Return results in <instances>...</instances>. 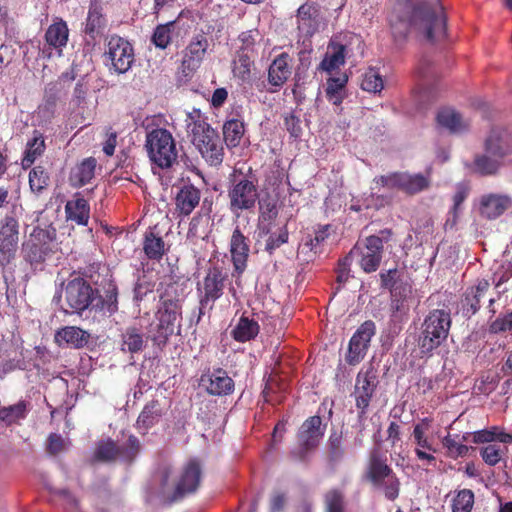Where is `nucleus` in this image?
Here are the masks:
<instances>
[{"label": "nucleus", "mask_w": 512, "mask_h": 512, "mask_svg": "<svg viewBox=\"0 0 512 512\" xmlns=\"http://www.w3.org/2000/svg\"><path fill=\"white\" fill-rule=\"evenodd\" d=\"M325 512H345L344 493L339 489H330L324 495Z\"/></svg>", "instance_id": "nucleus-55"}, {"label": "nucleus", "mask_w": 512, "mask_h": 512, "mask_svg": "<svg viewBox=\"0 0 512 512\" xmlns=\"http://www.w3.org/2000/svg\"><path fill=\"white\" fill-rule=\"evenodd\" d=\"M348 77L342 74L338 77H330L327 80L325 93L327 99L334 105H340L345 97V86Z\"/></svg>", "instance_id": "nucleus-44"}, {"label": "nucleus", "mask_w": 512, "mask_h": 512, "mask_svg": "<svg viewBox=\"0 0 512 512\" xmlns=\"http://www.w3.org/2000/svg\"><path fill=\"white\" fill-rule=\"evenodd\" d=\"M257 321L242 316L232 331L233 338L238 342H247L254 339L259 333Z\"/></svg>", "instance_id": "nucleus-42"}, {"label": "nucleus", "mask_w": 512, "mask_h": 512, "mask_svg": "<svg viewBox=\"0 0 512 512\" xmlns=\"http://www.w3.org/2000/svg\"><path fill=\"white\" fill-rule=\"evenodd\" d=\"M346 46L337 41H331L327 52L319 65V69L331 72L345 63Z\"/></svg>", "instance_id": "nucleus-33"}, {"label": "nucleus", "mask_w": 512, "mask_h": 512, "mask_svg": "<svg viewBox=\"0 0 512 512\" xmlns=\"http://www.w3.org/2000/svg\"><path fill=\"white\" fill-rule=\"evenodd\" d=\"M490 283L486 279H478L473 285L467 287L459 301V311L463 317L471 318L481 308V302L487 298Z\"/></svg>", "instance_id": "nucleus-18"}, {"label": "nucleus", "mask_w": 512, "mask_h": 512, "mask_svg": "<svg viewBox=\"0 0 512 512\" xmlns=\"http://www.w3.org/2000/svg\"><path fill=\"white\" fill-rule=\"evenodd\" d=\"M202 465L196 459L187 461L177 478L175 486L172 490L168 488V479L171 470L164 467L160 471L161 493L169 502H176L182 500L185 496L195 493L200 486L202 479Z\"/></svg>", "instance_id": "nucleus-4"}, {"label": "nucleus", "mask_w": 512, "mask_h": 512, "mask_svg": "<svg viewBox=\"0 0 512 512\" xmlns=\"http://www.w3.org/2000/svg\"><path fill=\"white\" fill-rule=\"evenodd\" d=\"M257 53H249L244 51H237L236 58L234 59L233 72L236 76L242 80H246L250 77L251 67L254 64V59Z\"/></svg>", "instance_id": "nucleus-49"}, {"label": "nucleus", "mask_w": 512, "mask_h": 512, "mask_svg": "<svg viewBox=\"0 0 512 512\" xmlns=\"http://www.w3.org/2000/svg\"><path fill=\"white\" fill-rule=\"evenodd\" d=\"M18 239L0 237V263L7 265L14 258Z\"/></svg>", "instance_id": "nucleus-58"}, {"label": "nucleus", "mask_w": 512, "mask_h": 512, "mask_svg": "<svg viewBox=\"0 0 512 512\" xmlns=\"http://www.w3.org/2000/svg\"><path fill=\"white\" fill-rule=\"evenodd\" d=\"M259 36V31L256 29L242 32L238 37L239 41L241 42L239 50L249 52L250 54L257 53L255 46Z\"/></svg>", "instance_id": "nucleus-59"}, {"label": "nucleus", "mask_w": 512, "mask_h": 512, "mask_svg": "<svg viewBox=\"0 0 512 512\" xmlns=\"http://www.w3.org/2000/svg\"><path fill=\"white\" fill-rule=\"evenodd\" d=\"M176 21H170L166 24H159L154 29L151 42L160 49H165L171 42V34L175 28Z\"/></svg>", "instance_id": "nucleus-52"}, {"label": "nucleus", "mask_w": 512, "mask_h": 512, "mask_svg": "<svg viewBox=\"0 0 512 512\" xmlns=\"http://www.w3.org/2000/svg\"><path fill=\"white\" fill-rule=\"evenodd\" d=\"M383 253V240L378 235H370L364 241H358L347 254L356 260L366 273L374 272L380 266Z\"/></svg>", "instance_id": "nucleus-12"}, {"label": "nucleus", "mask_w": 512, "mask_h": 512, "mask_svg": "<svg viewBox=\"0 0 512 512\" xmlns=\"http://www.w3.org/2000/svg\"><path fill=\"white\" fill-rule=\"evenodd\" d=\"M45 140L43 134L34 130L32 138L27 142L25 155L22 160L23 166H30L45 151Z\"/></svg>", "instance_id": "nucleus-45"}, {"label": "nucleus", "mask_w": 512, "mask_h": 512, "mask_svg": "<svg viewBox=\"0 0 512 512\" xmlns=\"http://www.w3.org/2000/svg\"><path fill=\"white\" fill-rule=\"evenodd\" d=\"M56 239V229L35 228L30 239L23 243L22 254L26 262L34 269L41 268L46 258L54 253L53 242Z\"/></svg>", "instance_id": "nucleus-10"}, {"label": "nucleus", "mask_w": 512, "mask_h": 512, "mask_svg": "<svg viewBox=\"0 0 512 512\" xmlns=\"http://www.w3.org/2000/svg\"><path fill=\"white\" fill-rule=\"evenodd\" d=\"M431 173L395 172L386 176V187L400 190L406 195L414 196L431 187Z\"/></svg>", "instance_id": "nucleus-15"}, {"label": "nucleus", "mask_w": 512, "mask_h": 512, "mask_svg": "<svg viewBox=\"0 0 512 512\" xmlns=\"http://www.w3.org/2000/svg\"><path fill=\"white\" fill-rule=\"evenodd\" d=\"M383 87L384 82L378 72L374 71L373 69H370L368 72L364 74L361 82V88L363 90L376 93L380 92L383 89Z\"/></svg>", "instance_id": "nucleus-57"}, {"label": "nucleus", "mask_w": 512, "mask_h": 512, "mask_svg": "<svg viewBox=\"0 0 512 512\" xmlns=\"http://www.w3.org/2000/svg\"><path fill=\"white\" fill-rule=\"evenodd\" d=\"M485 152L496 158H504L512 154V133L506 129L495 128L484 143Z\"/></svg>", "instance_id": "nucleus-24"}, {"label": "nucleus", "mask_w": 512, "mask_h": 512, "mask_svg": "<svg viewBox=\"0 0 512 512\" xmlns=\"http://www.w3.org/2000/svg\"><path fill=\"white\" fill-rule=\"evenodd\" d=\"M68 27L66 22L60 20L49 26L45 33V39L50 46L61 48L68 41Z\"/></svg>", "instance_id": "nucleus-47"}, {"label": "nucleus", "mask_w": 512, "mask_h": 512, "mask_svg": "<svg viewBox=\"0 0 512 512\" xmlns=\"http://www.w3.org/2000/svg\"><path fill=\"white\" fill-rule=\"evenodd\" d=\"M506 331H512V311L505 315H500L489 324L490 333L498 334Z\"/></svg>", "instance_id": "nucleus-60"}, {"label": "nucleus", "mask_w": 512, "mask_h": 512, "mask_svg": "<svg viewBox=\"0 0 512 512\" xmlns=\"http://www.w3.org/2000/svg\"><path fill=\"white\" fill-rule=\"evenodd\" d=\"M186 127L192 142L203 158L211 165L223 161V145L218 133L202 117L200 110L194 109L187 115Z\"/></svg>", "instance_id": "nucleus-3"}, {"label": "nucleus", "mask_w": 512, "mask_h": 512, "mask_svg": "<svg viewBox=\"0 0 512 512\" xmlns=\"http://www.w3.org/2000/svg\"><path fill=\"white\" fill-rule=\"evenodd\" d=\"M228 196L233 212L250 210L255 207L258 199L257 184L244 176L235 178L231 182Z\"/></svg>", "instance_id": "nucleus-14"}, {"label": "nucleus", "mask_w": 512, "mask_h": 512, "mask_svg": "<svg viewBox=\"0 0 512 512\" xmlns=\"http://www.w3.org/2000/svg\"><path fill=\"white\" fill-rule=\"evenodd\" d=\"M375 385L376 376L372 370L367 371L363 379L358 376L355 386V399L359 409L364 410L368 406Z\"/></svg>", "instance_id": "nucleus-35"}, {"label": "nucleus", "mask_w": 512, "mask_h": 512, "mask_svg": "<svg viewBox=\"0 0 512 512\" xmlns=\"http://www.w3.org/2000/svg\"><path fill=\"white\" fill-rule=\"evenodd\" d=\"M155 317L157 322L150 324L147 338L151 339L154 345L164 347L176 330L177 334H180L182 300L172 296L169 290H165L160 296Z\"/></svg>", "instance_id": "nucleus-2"}, {"label": "nucleus", "mask_w": 512, "mask_h": 512, "mask_svg": "<svg viewBox=\"0 0 512 512\" xmlns=\"http://www.w3.org/2000/svg\"><path fill=\"white\" fill-rule=\"evenodd\" d=\"M106 27V18L103 13V4L90 2L86 19L85 34L91 40L100 36Z\"/></svg>", "instance_id": "nucleus-31"}, {"label": "nucleus", "mask_w": 512, "mask_h": 512, "mask_svg": "<svg viewBox=\"0 0 512 512\" xmlns=\"http://www.w3.org/2000/svg\"><path fill=\"white\" fill-rule=\"evenodd\" d=\"M263 232L268 235L265 242V250L269 254H272L276 249L288 242L289 232L287 224L275 227V225L269 223L263 227Z\"/></svg>", "instance_id": "nucleus-38"}, {"label": "nucleus", "mask_w": 512, "mask_h": 512, "mask_svg": "<svg viewBox=\"0 0 512 512\" xmlns=\"http://www.w3.org/2000/svg\"><path fill=\"white\" fill-rule=\"evenodd\" d=\"M146 340L140 328L129 326L122 334V346L124 351L137 353L143 350Z\"/></svg>", "instance_id": "nucleus-43"}, {"label": "nucleus", "mask_w": 512, "mask_h": 512, "mask_svg": "<svg viewBox=\"0 0 512 512\" xmlns=\"http://www.w3.org/2000/svg\"><path fill=\"white\" fill-rule=\"evenodd\" d=\"M429 428V422L427 419H424L421 423L415 425L413 430V437L416 444L424 449L432 450V446L428 441V438L425 436L426 431Z\"/></svg>", "instance_id": "nucleus-61"}, {"label": "nucleus", "mask_w": 512, "mask_h": 512, "mask_svg": "<svg viewBox=\"0 0 512 512\" xmlns=\"http://www.w3.org/2000/svg\"><path fill=\"white\" fill-rule=\"evenodd\" d=\"M93 70V64L90 57L86 55H82L80 60H74L71 67V76L70 81H73L78 78V81L75 85L72 102L77 105H81L85 103L87 93L89 91V84L87 77L89 73Z\"/></svg>", "instance_id": "nucleus-19"}, {"label": "nucleus", "mask_w": 512, "mask_h": 512, "mask_svg": "<svg viewBox=\"0 0 512 512\" xmlns=\"http://www.w3.org/2000/svg\"><path fill=\"white\" fill-rule=\"evenodd\" d=\"M50 183L48 171L43 166H35L29 173V186L33 193L40 195Z\"/></svg>", "instance_id": "nucleus-50"}, {"label": "nucleus", "mask_w": 512, "mask_h": 512, "mask_svg": "<svg viewBox=\"0 0 512 512\" xmlns=\"http://www.w3.org/2000/svg\"><path fill=\"white\" fill-rule=\"evenodd\" d=\"M511 205L509 197L499 194L483 195L480 200L481 216L492 220L501 216Z\"/></svg>", "instance_id": "nucleus-27"}, {"label": "nucleus", "mask_w": 512, "mask_h": 512, "mask_svg": "<svg viewBox=\"0 0 512 512\" xmlns=\"http://www.w3.org/2000/svg\"><path fill=\"white\" fill-rule=\"evenodd\" d=\"M105 54L111 62V69L119 74L126 73L135 61L132 44L117 35L109 38Z\"/></svg>", "instance_id": "nucleus-17"}, {"label": "nucleus", "mask_w": 512, "mask_h": 512, "mask_svg": "<svg viewBox=\"0 0 512 512\" xmlns=\"http://www.w3.org/2000/svg\"><path fill=\"white\" fill-rule=\"evenodd\" d=\"M325 427L320 416H312L306 419L297 434L298 446L290 452V456L298 461H306L319 445L324 436Z\"/></svg>", "instance_id": "nucleus-11"}, {"label": "nucleus", "mask_w": 512, "mask_h": 512, "mask_svg": "<svg viewBox=\"0 0 512 512\" xmlns=\"http://www.w3.org/2000/svg\"><path fill=\"white\" fill-rule=\"evenodd\" d=\"M65 211L68 219L75 221L79 225L86 226L88 224L90 207L83 197L76 196L75 199L69 200L66 203Z\"/></svg>", "instance_id": "nucleus-37"}, {"label": "nucleus", "mask_w": 512, "mask_h": 512, "mask_svg": "<svg viewBox=\"0 0 512 512\" xmlns=\"http://www.w3.org/2000/svg\"><path fill=\"white\" fill-rule=\"evenodd\" d=\"M46 450L51 455H57L66 450V442L64 438L57 433H51L48 436Z\"/></svg>", "instance_id": "nucleus-62"}, {"label": "nucleus", "mask_w": 512, "mask_h": 512, "mask_svg": "<svg viewBox=\"0 0 512 512\" xmlns=\"http://www.w3.org/2000/svg\"><path fill=\"white\" fill-rule=\"evenodd\" d=\"M23 345L13 338H0V379L16 370H26L28 365Z\"/></svg>", "instance_id": "nucleus-16"}, {"label": "nucleus", "mask_w": 512, "mask_h": 512, "mask_svg": "<svg viewBox=\"0 0 512 512\" xmlns=\"http://www.w3.org/2000/svg\"><path fill=\"white\" fill-rule=\"evenodd\" d=\"M500 159L490 154L476 155L474 158L475 171L483 176L494 175L500 167Z\"/></svg>", "instance_id": "nucleus-51"}, {"label": "nucleus", "mask_w": 512, "mask_h": 512, "mask_svg": "<svg viewBox=\"0 0 512 512\" xmlns=\"http://www.w3.org/2000/svg\"><path fill=\"white\" fill-rule=\"evenodd\" d=\"M437 123L451 133H462L468 130L469 122L455 110L450 108L442 109L437 114Z\"/></svg>", "instance_id": "nucleus-32"}, {"label": "nucleus", "mask_w": 512, "mask_h": 512, "mask_svg": "<svg viewBox=\"0 0 512 512\" xmlns=\"http://www.w3.org/2000/svg\"><path fill=\"white\" fill-rule=\"evenodd\" d=\"M380 437L379 429L375 435V447L370 453L369 464L364 474V479L376 488H381L384 484V451Z\"/></svg>", "instance_id": "nucleus-23"}, {"label": "nucleus", "mask_w": 512, "mask_h": 512, "mask_svg": "<svg viewBox=\"0 0 512 512\" xmlns=\"http://www.w3.org/2000/svg\"><path fill=\"white\" fill-rule=\"evenodd\" d=\"M474 505V493L470 489L458 491L452 500V512H471Z\"/></svg>", "instance_id": "nucleus-54"}, {"label": "nucleus", "mask_w": 512, "mask_h": 512, "mask_svg": "<svg viewBox=\"0 0 512 512\" xmlns=\"http://www.w3.org/2000/svg\"><path fill=\"white\" fill-rule=\"evenodd\" d=\"M409 25L431 44L446 36V17L442 8L436 10L427 3L418 4L413 8Z\"/></svg>", "instance_id": "nucleus-7"}, {"label": "nucleus", "mask_w": 512, "mask_h": 512, "mask_svg": "<svg viewBox=\"0 0 512 512\" xmlns=\"http://www.w3.org/2000/svg\"><path fill=\"white\" fill-rule=\"evenodd\" d=\"M375 333V324L372 321H365L354 333L349 342L346 361L350 365L359 363L365 354L367 344Z\"/></svg>", "instance_id": "nucleus-20"}, {"label": "nucleus", "mask_w": 512, "mask_h": 512, "mask_svg": "<svg viewBox=\"0 0 512 512\" xmlns=\"http://www.w3.org/2000/svg\"><path fill=\"white\" fill-rule=\"evenodd\" d=\"M96 160L92 157L84 159L73 171L71 180L78 186H83L94 177Z\"/></svg>", "instance_id": "nucleus-48"}, {"label": "nucleus", "mask_w": 512, "mask_h": 512, "mask_svg": "<svg viewBox=\"0 0 512 512\" xmlns=\"http://www.w3.org/2000/svg\"><path fill=\"white\" fill-rule=\"evenodd\" d=\"M200 385L210 395L214 396H225L234 391L233 379L221 368L215 369L211 373L203 374L200 378Z\"/></svg>", "instance_id": "nucleus-22"}, {"label": "nucleus", "mask_w": 512, "mask_h": 512, "mask_svg": "<svg viewBox=\"0 0 512 512\" xmlns=\"http://www.w3.org/2000/svg\"><path fill=\"white\" fill-rule=\"evenodd\" d=\"M352 263L351 258L346 255L344 258L340 259L338 262V267L336 269L337 273V283L342 285L347 282L350 277V265Z\"/></svg>", "instance_id": "nucleus-64"}, {"label": "nucleus", "mask_w": 512, "mask_h": 512, "mask_svg": "<svg viewBox=\"0 0 512 512\" xmlns=\"http://www.w3.org/2000/svg\"><path fill=\"white\" fill-rule=\"evenodd\" d=\"M321 20L320 5L316 2H306L297 9V28L305 36H313L319 30Z\"/></svg>", "instance_id": "nucleus-21"}, {"label": "nucleus", "mask_w": 512, "mask_h": 512, "mask_svg": "<svg viewBox=\"0 0 512 512\" xmlns=\"http://www.w3.org/2000/svg\"><path fill=\"white\" fill-rule=\"evenodd\" d=\"M451 322L448 310L434 309L428 313L422 323L419 336V347L422 353H431L447 339Z\"/></svg>", "instance_id": "nucleus-8"}, {"label": "nucleus", "mask_w": 512, "mask_h": 512, "mask_svg": "<svg viewBox=\"0 0 512 512\" xmlns=\"http://www.w3.org/2000/svg\"><path fill=\"white\" fill-rule=\"evenodd\" d=\"M228 275L224 261L209 262L206 276L197 288L200 292V300L196 323L201 320L205 310H212L215 301L223 295Z\"/></svg>", "instance_id": "nucleus-6"}, {"label": "nucleus", "mask_w": 512, "mask_h": 512, "mask_svg": "<svg viewBox=\"0 0 512 512\" xmlns=\"http://www.w3.org/2000/svg\"><path fill=\"white\" fill-rule=\"evenodd\" d=\"M201 192L192 184H184L176 194L175 205L180 215L188 216L198 206Z\"/></svg>", "instance_id": "nucleus-28"}, {"label": "nucleus", "mask_w": 512, "mask_h": 512, "mask_svg": "<svg viewBox=\"0 0 512 512\" xmlns=\"http://www.w3.org/2000/svg\"><path fill=\"white\" fill-rule=\"evenodd\" d=\"M507 452V448H500L495 444H489L480 449L482 460L489 466H496Z\"/></svg>", "instance_id": "nucleus-56"}, {"label": "nucleus", "mask_w": 512, "mask_h": 512, "mask_svg": "<svg viewBox=\"0 0 512 512\" xmlns=\"http://www.w3.org/2000/svg\"><path fill=\"white\" fill-rule=\"evenodd\" d=\"M284 125L290 136L297 139L302 134L301 120L293 113L287 114L284 118Z\"/></svg>", "instance_id": "nucleus-63"}, {"label": "nucleus", "mask_w": 512, "mask_h": 512, "mask_svg": "<svg viewBox=\"0 0 512 512\" xmlns=\"http://www.w3.org/2000/svg\"><path fill=\"white\" fill-rule=\"evenodd\" d=\"M143 251L148 259L160 261L166 253L163 238L152 230L146 231L143 239Z\"/></svg>", "instance_id": "nucleus-40"}, {"label": "nucleus", "mask_w": 512, "mask_h": 512, "mask_svg": "<svg viewBox=\"0 0 512 512\" xmlns=\"http://www.w3.org/2000/svg\"><path fill=\"white\" fill-rule=\"evenodd\" d=\"M291 75L290 56L283 52L278 55L268 68V83L271 88L266 91L273 93L281 88Z\"/></svg>", "instance_id": "nucleus-25"}, {"label": "nucleus", "mask_w": 512, "mask_h": 512, "mask_svg": "<svg viewBox=\"0 0 512 512\" xmlns=\"http://www.w3.org/2000/svg\"><path fill=\"white\" fill-rule=\"evenodd\" d=\"M396 270L386 272V287L390 284V324L389 333L396 334L402 329L409 312L408 300L411 298L412 285L407 277L394 279Z\"/></svg>", "instance_id": "nucleus-5"}, {"label": "nucleus", "mask_w": 512, "mask_h": 512, "mask_svg": "<svg viewBox=\"0 0 512 512\" xmlns=\"http://www.w3.org/2000/svg\"><path fill=\"white\" fill-rule=\"evenodd\" d=\"M57 342H64L73 348H82L89 342L90 334L76 326H66L57 331L55 335Z\"/></svg>", "instance_id": "nucleus-34"}, {"label": "nucleus", "mask_w": 512, "mask_h": 512, "mask_svg": "<svg viewBox=\"0 0 512 512\" xmlns=\"http://www.w3.org/2000/svg\"><path fill=\"white\" fill-rule=\"evenodd\" d=\"M145 146L150 160L159 168L168 169L177 162L176 142L167 129L156 128L147 133Z\"/></svg>", "instance_id": "nucleus-9"}, {"label": "nucleus", "mask_w": 512, "mask_h": 512, "mask_svg": "<svg viewBox=\"0 0 512 512\" xmlns=\"http://www.w3.org/2000/svg\"><path fill=\"white\" fill-rule=\"evenodd\" d=\"M96 269H99V266L93 264L82 272V275L95 285L94 288L81 277H76L65 285L63 297L67 307L63 306V310L66 313L82 315L84 311L90 310L111 317L118 312L119 292L112 275L107 273L100 280V274L95 275Z\"/></svg>", "instance_id": "nucleus-1"}, {"label": "nucleus", "mask_w": 512, "mask_h": 512, "mask_svg": "<svg viewBox=\"0 0 512 512\" xmlns=\"http://www.w3.org/2000/svg\"><path fill=\"white\" fill-rule=\"evenodd\" d=\"M140 450V441L136 436L130 435L127 442L122 445H118L111 439L99 442L94 457L100 462H112L119 459L130 464L135 460Z\"/></svg>", "instance_id": "nucleus-13"}, {"label": "nucleus", "mask_w": 512, "mask_h": 512, "mask_svg": "<svg viewBox=\"0 0 512 512\" xmlns=\"http://www.w3.org/2000/svg\"><path fill=\"white\" fill-rule=\"evenodd\" d=\"M415 76L418 81L419 93H427L430 83L436 79V71L430 57L423 56L419 59L415 68Z\"/></svg>", "instance_id": "nucleus-36"}, {"label": "nucleus", "mask_w": 512, "mask_h": 512, "mask_svg": "<svg viewBox=\"0 0 512 512\" xmlns=\"http://www.w3.org/2000/svg\"><path fill=\"white\" fill-rule=\"evenodd\" d=\"M164 415V406L159 400L149 401L141 411L136 421V428L142 434L157 424Z\"/></svg>", "instance_id": "nucleus-29"}, {"label": "nucleus", "mask_w": 512, "mask_h": 512, "mask_svg": "<svg viewBox=\"0 0 512 512\" xmlns=\"http://www.w3.org/2000/svg\"><path fill=\"white\" fill-rule=\"evenodd\" d=\"M23 214L21 204L13 203L9 213L1 222L0 237L18 239V218Z\"/></svg>", "instance_id": "nucleus-39"}, {"label": "nucleus", "mask_w": 512, "mask_h": 512, "mask_svg": "<svg viewBox=\"0 0 512 512\" xmlns=\"http://www.w3.org/2000/svg\"><path fill=\"white\" fill-rule=\"evenodd\" d=\"M230 252L234 265V271L239 277L246 269V263L249 256V244L247 238L243 235L239 227L232 234L230 241Z\"/></svg>", "instance_id": "nucleus-26"}, {"label": "nucleus", "mask_w": 512, "mask_h": 512, "mask_svg": "<svg viewBox=\"0 0 512 512\" xmlns=\"http://www.w3.org/2000/svg\"><path fill=\"white\" fill-rule=\"evenodd\" d=\"M28 403L24 400L16 404L0 407V422L10 426L17 423L19 420L24 419L28 412Z\"/></svg>", "instance_id": "nucleus-46"}, {"label": "nucleus", "mask_w": 512, "mask_h": 512, "mask_svg": "<svg viewBox=\"0 0 512 512\" xmlns=\"http://www.w3.org/2000/svg\"><path fill=\"white\" fill-rule=\"evenodd\" d=\"M458 437L459 435L457 434H448L442 439V445L446 449V454L452 459L465 457L470 450V447L467 445L457 442Z\"/></svg>", "instance_id": "nucleus-53"}, {"label": "nucleus", "mask_w": 512, "mask_h": 512, "mask_svg": "<svg viewBox=\"0 0 512 512\" xmlns=\"http://www.w3.org/2000/svg\"><path fill=\"white\" fill-rule=\"evenodd\" d=\"M208 45V39L204 33L195 35L186 48L183 65L192 69L199 66L205 56Z\"/></svg>", "instance_id": "nucleus-30"}, {"label": "nucleus", "mask_w": 512, "mask_h": 512, "mask_svg": "<svg viewBox=\"0 0 512 512\" xmlns=\"http://www.w3.org/2000/svg\"><path fill=\"white\" fill-rule=\"evenodd\" d=\"M245 133L243 120L231 118L225 121L223 125L224 141L228 148L237 147Z\"/></svg>", "instance_id": "nucleus-41"}]
</instances>
